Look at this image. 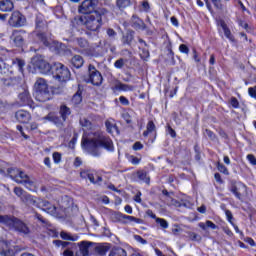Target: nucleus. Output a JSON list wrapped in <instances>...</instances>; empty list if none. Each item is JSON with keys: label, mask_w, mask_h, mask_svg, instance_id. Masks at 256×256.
I'll return each instance as SVG.
<instances>
[{"label": "nucleus", "mask_w": 256, "mask_h": 256, "mask_svg": "<svg viewBox=\"0 0 256 256\" xmlns=\"http://www.w3.org/2000/svg\"><path fill=\"white\" fill-rule=\"evenodd\" d=\"M80 125L85 129H89V132H85L82 138V147L93 155V157H99L101 152L99 151V147L106 149V151H114L115 148L113 146V140L109 137L103 135V132L100 130H96L93 128L91 121L87 120L86 118L80 119Z\"/></svg>", "instance_id": "obj_1"}, {"label": "nucleus", "mask_w": 256, "mask_h": 256, "mask_svg": "<svg viewBox=\"0 0 256 256\" xmlns=\"http://www.w3.org/2000/svg\"><path fill=\"white\" fill-rule=\"evenodd\" d=\"M107 14V9L100 8L92 14H86L79 18V22L88 29V31H99L103 25V15Z\"/></svg>", "instance_id": "obj_2"}, {"label": "nucleus", "mask_w": 256, "mask_h": 256, "mask_svg": "<svg viewBox=\"0 0 256 256\" xmlns=\"http://www.w3.org/2000/svg\"><path fill=\"white\" fill-rule=\"evenodd\" d=\"M7 173L13 179V181H15V183L24 185L28 191H37L39 188L37 180L29 177V175L17 168H9Z\"/></svg>", "instance_id": "obj_3"}, {"label": "nucleus", "mask_w": 256, "mask_h": 256, "mask_svg": "<svg viewBox=\"0 0 256 256\" xmlns=\"http://www.w3.org/2000/svg\"><path fill=\"white\" fill-rule=\"evenodd\" d=\"M34 88L37 101H40L41 103L49 101V85L45 79L38 78L34 84Z\"/></svg>", "instance_id": "obj_4"}, {"label": "nucleus", "mask_w": 256, "mask_h": 256, "mask_svg": "<svg viewBox=\"0 0 256 256\" xmlns=\"http://www.w3.org/2000/svg\"><path fill=\"white\" fill-rule=\"evenodd\" d=\"M52 74L55 79L60 82L69 81V79L71 78V72L69 71V68L59 62H55L52 65Z\"/></svg>", "instance_id": "obj_5"}, {"label": "nucleus", "mask_w": 256, "mask_h": 256, "mask_svg": "<svg viewBox=\"0 0 256 256\" xmlns=\"http://www.w3.org/2000/svg\"><path fill=\"white\" fill-rule=\"evenodd\" d=\"M31 63L35 69H38L43 75H49L50 71H53V66L49 64L42 56H34Z\"/></svg>", "instance_id": "obj_6"}, {"label": "nucleus", "mask_w": 256, "mask_h": 256, "mask_svg": "<svg viewBox=\"0 0 256 256\" xmlns=\"http://www.w3.org/2000/svg\"><path fill=\"white\" fill-rule=\"evenodd\" d=\"M88 73H89L88 77L84 79L86 83H91L96 87H99V85L103 83V76L101 75V72H99L97 68H95V66L89 65Z\"/></svg>", "instance_id": "obj_7"}, {"label": "nucleus", "mask_w": 256, "mask_h": 256, "mask_svg": "<svg viewBox=\"0 0 256 256\" xmlns=\"http://www.w3.org/2000/svg\"><path fill=\"white\" fill-rule=\"evenodd\" d=\"M229 191L235 195L236 199L239 201H243V197L247 195V186L241 182H234L232 181L229 186Z\"/></svg>", "instance_id": "obj_8"}, {"label": "nucleus", "mask_w": 256, "mask_h": 256, "mask_svg": "<svg viewBox=\"0 0 256 256\" xmlns=\"http://www.w3.org/2000/svg\"><path fill=\"white\" fill-rule=\"evenodd\" d=\"M8 23L11 27H23L25 25V16L19 11H14Z\"/></svg>", "instance_id": "obj_9"}, {"label": "nucleus", "mask_w": 256, "mask_h": 256, "mask_svg": "<svg viewBox=\"0 0 256 256\" xmlns=\"http://www.w3.org/2000/svg\"><path fill=\"white\" fill-rule=\"evenodd\" d=\"M10 227L15 229V231H18V233H23V235H29V233H31V229L29 228V226L25 222L17 218H13Z\"/></svg>", "instance_id": "obj_10"}, {"label": "nucleus", "mask_w": 256, "mask_h": 256, "mask_svg": "<svg viewBox=\"0 0 256 256\" xmlns=\"http://www.w3.org/2000/svg\"><path fill=\"white\" fill-rule=\"evenodd\" d=\"M10 40L14 43L15 47H23L25 45V31L14 30L10 36Z\"/></svg>", "instance_id": "obj_11"}, {"label": "nucleus", "mask_w": 256, "mask_h": 256, "mask_svg": "<svg viewBox=\"0 0 256 256\" xmlns=\"http://www.w3.org/2000/svg\"><path fill=\"white\" fill-rule=\"evenodd\" d=\"M96 3L97 0H84L79 7L80 13H83V15H91L92 13H95Z\"/></svg>", "instance_id": "obj_12"}, {"label": "nucleus", "mask_w": 256, "mask_h": 256, "mask_svg": "<svg viewBox=\"0 0 256 256\" xmlns=\"http://www.w3.org/2000/svg\"><path fill=\"white\" fill-rule=\"evenodd\" d=\"M80 177L82 179H89L90 183H93L94 185H99L101 181H103V178L97 173L91 171V170H84L80 172Z\"/></svg>", "instance_id": "obj_13"}, {"label": "nucleus", "mask_w": 256, "mask_h": 256, "mask_svg": "<svg viewBox=\"0 0 256 256\" xmlns=\"http://www.w3.org/2000/svg\"><path fill=\"white\" fill-rule=\"evenodd\" d=\"M116 219L120 221L121 223H137L138 225H141L143 223V220L140 218H136L135 216H129L121 213L115 214Z\"/></svg>", "instance_id": "obj_14"}, {"label": "nucleus", "mask_w": 256, "mask_h": 256, "mask_svg": "<svg viewBox=\"0 0 256 256\" xmlns=\"http://www.w3.org/2000/svg\"><path fill=\"white\" fill-rule=\"evenodd\" d=\"M41 198L35 197L31 194H26L22 196V202L26 205H33V207H37V209H40L41 207Z\"/></svg>", "instance_id": "obj_15"}, {"label": "nucleus", "mask_w": 256, "mask_h": 256, "mask_svg": "<svg viewBox=\"0 0 256 256\" xmlns=\"http://www.w3.org/2000/svg\"><path fill=\"white\" fill-rule=\"evenodd\" d=\"M18 101L20 105H29L33 103V100H31V95L29 94V90L23 89L22 92L18 94Z\"/></svg>", "instance_id": "obj_16"}, {"label": "nucleus", "mask_w": 256, "mask_h": 256, "mask_svg": "<svg viewBox=\"0 0 256 256\" xmlns=\"http://www.w3.org/2000/svg\"><path fill=\"white\" fill-rule=\"evenodd\" d=\"M15 118L19 123H29L31 121V114L26 110H18L15 113Z\"/></svg>", "instance_id": "obj_17"}, {"label": "nucleus", "mask_w": 256, "mask_h": 256, "mask_svg": "<svg viewBox=\"0 0 256 256\" xmlns=\"http://www.w3.org/2000/svg\"><path fill=\"white\" fill-rule=\"evenodd\" d=\"M39 209H42V211H45L46 213H49V215H55V213L57 211V207H55L54 205L49 203V201L43 200V199L40 202V208Z\"/></svg>", "instance_id": "obj_18"}, {"label": "nucleus", "mask_w": 256, "mask_h": 256, "mask_svg": "<svg viewBox=\"0 0 256 256\" xmlns=\"http://www.w3.org/2000/svg\"><path fill=\"white\" fill-rule=\"evenodd\" d=\"M93 245V242L82 241L79 245V251L76 252V256H89V247Z\"/></svg>", "instance_id": "obj_19"}, {"label": "nucleus", "mask_w": 256, "mask_h": 256, "mask_svg": "<svg viewBox=\"0 0 256 256\" xmlns=\"http://www.w3.org/2000/svg\"><path fill=\"white\" fill-rule=\"evenodd\" d=\"M130 23H131V27H133V29L143 30L146 28L145 22H143V20H141V18H139V16H137L135 14L132 15Z\"/></svg>", "instance_id": "obj_20"}, {"label": "nucleus", "mask_w": 256, "mask_h": 256, "mask_svg": "<svg viewBox=\"0 0 256 256\" xmlns=\"http://www.w3.org/2000/svg\"><path fill=\"white\" fill-rule=\"evenodd\" d=\"M13 9H15V4H13V1L11 0L0 1V11H2V13H9Z\"/></svg>", "instance_id": "obj_21"}, {"label": "nucleus", "mask_w": 256, "mask_h": 256, "mask_svg": "<svg viewBox=\"0 0 256 256\" xmlns=\"http://www.w3.org/2000/svg\"><path fill=\"white\" fill-rule=\"evenodd\" d=\"M135 178L138 179V181H142L143 183H146L149 185L151 183V178L149 177V174L145 170H138L134 174Z\"/></svg>", "instance_id": "obj_22"}, {"label": "nucleus", "mask_w": 256, "mask_h": 256, "mask_svg": "<svg viewBox=\"0 0 256 256\" xmlns=\"http://www.w3.org/2000/svg\"><path fill=\"white\" fill-rule=\"evenodd\" d=\"M37 39L40 41V43H43L46 47H49L51 43H53V40L51 39V34H46L43 32L37 33Z\"/></svg>", "instance_id": "obj_23"}, {"label": "nucleus", "mask_w": 256, "mask_h": 256, "mask_svg": "<svg viewBox=\"0 0 256 256\" xmlns=\"http://www.w3.org/2000/svg\"><path fill=\"white\" fill-rule=\"evenodd\" d=\"M0 73L2 75H9L10 73H13V70H11V66L5 62V59H3V56L0 55Z\"/></svg>", "instance_id": "obj_24"}, {"label": "nucleus", "mask_w": 256, "mask_h": 256, "mask_svg": "<svg viewBox=\"0 0 256 256\" xmlns=\"http://www.w3.org/2000/svg\"><path fill=\"white\" fill-rule=\"evenodd\" d=\"M220 26L222 27V29L224 31V35H225L226 39H229V41H231L232 43H235V37L231 33V30L229 29V27L227 26L225 21H221Z\"/></svg>", "instance_id": "obj_25"}, {"label": "nucleus", "mask_w": 256, "mask_h": 256, "mask_svg": "<svg viewBox=\"0 0 256 256\" xmlns=\"http://www.w3.org/2000/svg\"><path fill=\"white\" fill-rule=\"evenodd\" d=\"M108 256H127V250L120 246H114Z\"/></svg>", "instance_id": "obj_26"}, {"label": "nucleus", "mask_w": 256, "mask_h": 256, "mask_svg": "<svg viewBox=\"0 0 256 256\" xmlns=\"http://www.w3.org/2000/svg\"><path fill=\"white\" fill-rule=\"evenodd\" d=\"M84 63H85V61L83 60V57L80 55H75L71 59V65H73L76 69H81V67H83Z\"/></svg>", "instance_id": "obj_27"}, {"label": "nucleus", "mask_w": 256, "mask_h": 256, "mask_svg": "<svg viewBox=\"0 0 256 256\" xmlns=\"http://www.w3.org/2000/svg\"><path fill=\"white\" fill-rule=\"evenodd\" d=\"M107 251H109V245L99 244L95 247V253H97V255H107Z\"/></svg>", "instance_id": "obj_28"}, {"label": "nucleus", "mask_w": 256, "mask_h": 256, "mask_svg": "<svg viewBox=\"0 0 256 256\" xmlns=\"http://www.w3.org/2000/svg\"><path fill=\"white\" fill-rule=\"evenodd\" d=\"M36 29L37 31H43V29H47V22H45V19H43L42 16L36 17Z\"/></svg>", "instance_id": "obj_29"}, {"label": "nucleus", "mask_w": 256, "mask_h": 256, "mask_svg": "<svg viewBox=\"0 0 256 256\" xmlns=\"http://www.w3.org/2000/svg\"><path fill=\"white\" fill-rule=\"evenodd\" d=\"M115 89L118 91H135V86L119 82L115 85Z\"/></svg>", "instance_id": "obj_30"}, {"label": "nucleus", "mask_w": 256, "mask_h": 256, "mask_svg": "<svg viewBox=\"0 0 256 256\" xmlns=\"http://www.w3.org/2000/svg\"><path fill=\"white\" fill-rule=\"evenodd\" d=\"M12 66L15 69H18V71H20V73H23V68L25 67V61H23L19 58L13 59L12 60Z\"/></svg>", "instance_id": "obj_31"}, {"label": "nucleus", "mask_w": 256, "mask_h": 256, "mask_svg": "<svg viewBox=\"0 0 256 256\" xmlns=\"http://www.w3.org/2000/svg\"><path fill=\"white\" fill-rule=\"evenodd\" d=\"M60 115L63 121H67V117L71 115V108L67 107L66 105H62L60 107Z\"/></svg>", "instance_id": "obj_32"}, {"label": "nucleus", "mask_w": 256, "mask_h": 256, "mask_svg": "<svg viewBox=\"0 0 256 256\" xmlns=\"http://www.w3.org/2000/svg\"><path fill=\"white\" fill-rule=\"evenodd\" d=\"M133 39H134L133 32H127L122 37V43H123V45H131V43H133Z\"/></svg>", "instance_id": "obj_33"}, {"label": "nucleus", "mask_w": 256, "mask_h": 256, "mask_svg": "<svg viewBox=\"0 0 256 256\" xmlns=\"http://www.w3.org/2000/svg\"><path fill=\"white\" fill-rule=\"evenodd\" d=\"M199 227L200 229H203V231H205L207 227L213 230L218 228L217 225H215V223L211 222L210 220H207L206 223L200 222Z\"/></svg>", "instance_id": "obj_34"}, {"label": "nucleus", "mask_w": 256, "mask_h": 256, "mask_svg": "<svg viewBox=\"0 0 256 256\" xmlns=\"http://www.w3.org/2000/svg\"><path fill=\"white\" fill-rule=\"evenodd\" d=\"M156 130L155 123L149 121L146 127V130L143 132L144 137H149V133H153Z\"/></svg>", "instance_id": "obj_35"}, {"label": "nucleus", "mask_w": 256, "mask_h": 256, "mask_svg": "<svg viewBox=\"0 0 256 256\" xmlns=\"http://www.w3.org/2000/svg\"><path fill=\"white\" fill-rule=\"evenodd\" d=\"M12 223H13V218L7 215L5 216L0 215V224L7 225V227H11Z\"/></svg>", "instance_id": "obj_36"}, {"label": "nucleus", "mask_w": 256, "mask_h": 256, "mask_svg": "<svg viewBox=\"0 0 256 256\" xmlns=\"http://www.w3.org/2000/svg\"><path fill=\"white\" fill-rule=\"evenodd\" d=\"M60 237L61 239H64V241H77V236H72L70 233L65 231L60 233Z\"/></svg>", "instance_id": "obj_37"}, {"label": "nucleus", "mask_w": 256, "mask_h": 256, "mask_svg": "<svg viewBox=\"0 0 256 256\" xmlns=\"http://www.w3.org/2000/svg\"><path fill=\"white\" fill-rule=\"evenodd\" d=\"M105 125H106V129H107L108 133H110V134L117 133V126L114 123L107 120Z\"/></svg>", "instance_id": "obj_38"}, {"label": "nucleus", "mask_w": 256, "mask_h": 256, "mask_svg": "<svg viewBox=\"0 0 256 256\" xmlns=\"http://www.w3.org/2000/svg\"><path fill=\"white\" fill-rule=\"evenodd\" d=\"M43 119L45 121H51L52 123H55V125H61V122H59V117L55 116V114L50 113Z\"/></svg>", "instance_id": "obj_39"}, {"label": "nucleus", "mask_w": 256, "mask_h": 256, "mask_svg": "<svg viewBox=\"0 0 256 256\" xmlns=\"http://www.w3.org/2000/svg\"><path fill=\"white\" fill-rule=\"evenodd\" d=\"M117 7H119V9H127V7H131V0H117Z\"/></svg>", "instance_id": "obj_40"}, {"label": "nucleus", "mask_w": 256, "mask_h": 256, "mask_svg": "<svg viewBox=\"0 0 256 256\" xmlns=\"http://www.w3.org/2000/svg\"><path fill=\"white\" fill-rule=\"evenodd\" d=\"M11 85H13V79L0 78V87H11Z\"/></svg>", "instance_id": "obj_41"}, {"label": "nucleus", "mask_w": 256, "mask_h": 256, "mask_svg": "<svg viewBox=\"0 0 256 256\" xmlns=\"http://www.w3.org/2000/svg\"><path fill=\"white\" fill-rule=\"evenodd\" d=\"M83 101V97L81 96V92H76L72 97V103L75 105H79Z\"/></svg>", "instance_id": "obj_42"}, {"label": "nucleus", "mask_w": 256, "mask_h": 256, "mask_svg": "<svg viewBox=\"0 0 256 256\" xmlns=\"http://www.w3.org/2000/svg\"><path fill=\"white\" fill-rule=\"evenodd\" d=\"M125 63H127V60L123 58H119L118 60L115 61L114 67L116 69H123V67H125Z\"/></svg>", "instance_id": "obj_43"}, {"label": "nucleus", "mask_w": 256, "mask_h": 256, "mask_svg": "<svg viewBox=\"0 0 256 256\" xmlns=\"http://www.w3.org/2000/svg\"><path fill=\"white\" fill-rule=\"evenodd\" d=\"M156 223L162 227V229H168L169 228V222L163 218H156Z\"/></svg>", "instance_id": "obj_44"}, {"label": "nucleus", "mask_w": 256, "mask_h": 256, "mask_svg": "<svg viewBox=\"0 0 256 256\" xmlns=\"http://www.w3.org/2000/svg\"><path fill=\"white\" fill-rule=\"evenodd\" d=\"M76 43L82 49H87V47H89V43L85 39H83V38H77L76 39Z\"/></svg>", "instance_id": "obj_45"}, {"label": "nucleus", "mask_w": 256, "mask_h": 256, "mask_svg": "<svg viewBox=\"0 0 256 256\" xmlns=\"http://www.w3.org/2000/svg\"><path fill=\"white\" fill-rule=\"evenodd\" d=\"M14 193L17 195V197H20L21 201H23V196L28 195L27 193H24L21 187H15Z\"/></svg>", "instance_id": "obj_46"}, {"label": "nucleus", "mask_w": 256, "mask_h": 256, "mask_svg": "<svg viewBox=\"0 0 256 256\" xmlns=\"http://www.w3.org/2000/svg\"><path fill=\"white\" fill-rule=\"evenodd\" d=\"M204 136L208 137V139H210L211 141H215V139H216L215 133H213V131H211L209 129L205 130Z\"/></svg>", "instance_id": "obj_47"}, {"label": "nucleus", "mask_w": 256, "mask_h": 256, "mask_svg": "<svg viewBox=\"0 0 256 256\" xmlns=\"http://www.w3.org/2000/svg\"><path fill=\"white\" fill-rule=\"evenodd\" d=\"M217 169L218 171H220V173H223L224 175H229V170L227 169V167H225V165L218 163Z\"/></svg>", "instance_id": "obj_48"}, {"label": "nucleus", "mask_w": 256, "mask_h": 256, "mask_svg": "<svg viewBox=\"0 0 256 256\" xmlns=\"http://www.w3.org/2000/svg\"><path fill=\"white\" fill-rule=\"evenodd\" d=\"M221 208L225 211L227 221H229L230 224L233 223V213H231L230 210L225 209V206H221Z\"/></svg>", "instance_id": "obj_49"}, {"label": "nucleus", "mask_w": 256, "mask_h": 256, "mask_svg": "<svg viewBox=\"0 0 256 256\" xmlns=\"http://www.w3.org/2000/svg\"><path fill=\"white\" fill-rule=\"evenodd\" d=\"M106 33L110 39H115V37H117V32L113 30V28H108Z\"/></svg>", "instance_id": "obj_50"}, {"label": "nucleus", "mask_w": 256, "mask_h": 256, "mask_svg": "<svg viewBox=\"0 0 256 256\" xmlns=\"http://www.w3.org/2000/svg\"><path fill=\"white\" fill-rule=\"evenodd\" d=\"M179 51H180V53H184L185 55H189V47H187V45H185V44H181L179 46Z\"/></svg>", "instance_id": "obj_51"}, {"label": "nucleus", "mask_w": 256, "mask_h": 256, "mask_svg": "<svg viewBox=\"0 0 256 256\" xmlns=\"http://www.w3.org/2000/svg\"><path fill=\"white\" fill-rule=\"evenodd\" d=\"M134 239L135 241H137V243H140L141 245H147V240L143 239V237H141L140 235H134Z\"/></svg>", "instance_id": "obj_52"}, {"label": "nucleus", "mask_w": 256, "mask_h": 256, "mask_svg": "<svg viewBox=\"0 0 256 256\" xmlns=\"http://www.w3.org/2000/svg\"><path fill=\"white\" fill-rule=\"evenodd\" d=\"M129 161H130V163H132V165H139V163H141V159H139L135 156H130Z\"/></svg>", "instance_id": "obj_53"}, {"label": "nucleus", "mask_w": 256, "mask_h": 256, "mask_svg": "<svg viewBox=\"0 0 256 256\" xmlns=\"http://www.w3.org/2000/svg\"><path fill=\"white\" fill-rule=\"evenodd\" d=\"M53 161H54V163H61V153L54 152L53 153Z\"/></svg>", "instance_id": "obj_54"}, {"label": "nucleus", "mask_w": 256, "mask_h": 256, "mask_svg": "<svg viewBox=\"0 0 256 256\" xmlns=\"http://www.w3.org/2000/svg\"><path fill=\"white\" fill-rule=\"evenodd\" d=\"M230 104L232 105V107H234V109H237L239 107V100H237V98L232 97L230 99Z\"/></svg>", "instance_id": "obj_55"}, {"label": "nucleus", "mask_w": 256, "mask_h": 256, "mask_svg": "<svg viewBox=\"0 0 256 256\" xmlns=\"http://www.w3.org/2000/svg\"><path fill=\"white\" fill-rule=\"evenodd\" d=\"M212 3L216 9H223V4L221 3V0H212Z\"/></svg>", "instance_id": "obj_56"}, {"label": "nucleus", "mask_w": 256, "mask_h": 256, "mask_svg": "<svg viewBox=\"0 0 256 256\" xmlns=\"http://www.w3.org/2000/svg\"><path fill=\"white\" fill-rule=\"evenodd\" d=\"M248 93H249L250 97H252L253 99H256V86L250 87L248 89Z\"/></svg>", "instance_id": "obj_57"}, {"label": "nucleus", "mask_w": 256, "mask_h": 256, "mask_svg": "<svg viewBox=\"0 0 256 256\" xmlns=\"http://www.w3.org/2000/svg\"><path fill=\"white\" fill-rule=\"evenodd\" d=\"M247 159L251 165H256V158L253 154H248Z\"/></svg>", "instance_id": "obj_58"}, {"label": "nucleus", "mask_w": 256, "mask_h": 256, "mask_svg": "<svg viewBox=\"0 0 256 256\" xmlns=\"http://www.w3.org/2000/svg\"><path fill=\"white\" fill-rule=\"evenodd\" d=\"M141 59H149V50L147 49H142V53H140Z\"/></svg>", "instance_id": "obj_59"}, {"label": "nucleus", "mask_w": 256, "mask_h": 256, "mask_svg": "<svg viewBox=\"0 0 256 256\" xmlns=\"http://www.w3.org/2000/svg\"><path fill=\"white\" fill-rule=\"evenodd\" d=\"M190 239L192 241H200L201 240V236L197 235V233H195V232H191L190 233Z\"/></svg>", "instance_id": "obj_60"}, {"label": "nucleus", "mask_w": 256, "mask_h": 256, "mask_svg": "<svg viewBox=\"0 0 256 256\" xmlns=\"http://www.w3.org/2000/svg\"><path fill=\"white\" fill-rule=\"evenodd\" d=\"M133 149H134V151H141V149H143V144H141V142H136L133 145Z\"/></svg>", "instance_id": "obj_61"}, {"label": "nucleus", "mask_w": 256, "mask_h": 256, "mask_svg": "<svg viewBox=\"0 0 256 256\" xmlns=\"http://www.w3.org/2000/svg\"><path fill=\"white\" fill-rule=\"evenodd\" d=\"M119 101L122 105H129V99L125 98V96H120Z\"/></svg>", "instance_id": "obj_62"}, {"label": "nucleus", "mask_w": 256, "mask_h": 256, "mask_svg": "<svg viewBox=\"0 0 256 256\" xmlns=\"http://www.w3.org/2000/svg\"><path fill=\"white\" fill-rule=\"evenodd\" d=\"M170 137L172 138H176L177 137V133L173 130V128H171V126H168V129H167Z\"/></svg>", "instance_id": "obj_63"}, {"label": "nucleus", "mask_w": 256, "mask_h": 256, "mask_svg": "<svg viewBox=\"0 0 256 256\" xmlns=\"http://www.w3.org/2000/svg\"><path fill=\"white\" fill-rule=\"evenodd\" d=\"M142 7L144 11H149V9H151V7L149 6V2L148 1H143L142 2Z\"/></svg>", "instance_id": "obj_64"}]
</instances>
